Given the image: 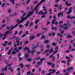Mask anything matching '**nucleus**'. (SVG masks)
<instances>
[{"mask_svg": "<svg viewBox=\"0 0 75 75\" xmlns=\"http://www.w3.org/2000/svg\"><path fill=\"white\" fill-rule=\"evenodd\" d=\"M33 25V23L31 22L30 23L29 26L30 27H31V25Z\"/></svg>", "mask_w": 75, "mask_h": 75, "instance_id": "680f3d73", "label": "nucleus"}, {"mask_svg": "<svg viewBox=\"0 0 75 75\" xmlns=\"http://www.w3.org/2000/svg\"><path fill=\"white\" fill-rule=\"evenodd\" d=\"M52 68H54L55 67V64H54L52 63Z\"/></svg>", "mask_w": 75, "mask_h": 75, "instance_id": "58836bf2", "label": "nucleus"}, {"mask_svg": "<svg viewBox=\"0 0 75 75\" xmlns=\"http://www.w3.org/2000/svg\"><path fill=\"white\" fill-rule=\"evenodd\" d=\"M52 57H53V55H52V54L51 55L49 56V58H52Z\"/></svg>", "mask_w": 75, "mask_h": 75, "instance_id": "69168bd1", "label": "nucleus"}, {"mask_svg": "<svg viewBox=\"0 0 75 75\" xmlns=\"http://www.w3.org/2000/svg\"><path fill=\"white\" fill-rule=\"evenodd\" d=\"M32 60V59H27V61L29 62V61H31Z\"/></svg>", "mask_w": 75, "mask_h": 75, "instance_id": "603ef678", "label": "nucleus"}, {"mask_svg": "<svg viewBox=\"0 0 75 75\" xmlns=\"http://www.w3.org/2000/svg\"><path fill=\"white\" fill-rule=\"evenodd\" d=\"M49 42V41L48 40H46L44 42V43H45V44H47V43H48V42Z\"/></svg>", "mask_w": 75, "mask_h": 75, "instance_id": "c03bdc74", "label": "nucleus"}, {"mask_svg": "<svg viewBox=\"0 0 75 75\" xmlns=\"http://www.w3.org/2000/svg\"><path fill=\"white\" fill-rule=\"evenodd\" d=\"M22 55V54L21 53L19 54H18V57H20V56H21Z\"/></svg>", "mask_w": 75, "mask_h": 75, "instance_id": "0e129e2a", "label": "nucleus"}, {"mask_svg": "<svg viewBox=\"0 0 75 75\" xmlns=\"http://www.w3.org/2000/svg\"><path fill=\"white\" fill-rule=\"evenodd\" d=\"M53 51H54V50H53V48H51L50 51H49V53L51 54V53H52Z\"/></svg>", "mask_w": 75, "mask_h": 75, "instance_id": "f3484780", "label": "nucleus"}, {"mask_svg": "<svg viewBox=\"0 0 75 75\" xmlns=\"http://www.w3.org/2000/svg\"><path fill=\"white\" fill-rule=\"evenodd\" d=\"M31 66V64H27V65H25V67H28Z\"/></svg>", "mask_w": 75, "mask_h": 75, "instance_id": "a18cd8bd", "label": "nucleus"}, {"mask_svg": "<svg viewBox=\"0 0 75 75\" xmlns=\"http://www.w3.org/2000/svg\"><path fill=\"white\" fill-rule=\"evenodd\" d=\"M45 38V36L44 35H42V38H41V40H42V39H44V38Z\"/></svg>", "mask_w": 75, "mask_h": 75, "instance_id": "f704fd0d", "label": "nucleus"}, {"mask_svg": "<svg viewBox=\"0 0 75 75\" xmlns=\"http://www.w3.org/2000/svg\"><path fill=\"white\" fill-rule=\"evenodd\" d=\"M67 18H70L71 19V16L70 15H68L67 17Z\"/></svg>", "mask_w": 75, "mask_h": 75, "instance_id": "864d4df0", "label": "nucleus"}, {"mask_svg": "<svg viewBox=\"0 0 75 75\" xmlns=\"http://www.w3.org/2000/svg\"><path fill=\"white\" fill-rule=\"evenodd\" d=\"M31 53H32L31 56H33L34 55V53H35V50L33 49V50L31 51Z\"/></svg>", "mask_w": 75, "mask_h": 75, "instance_id": "4468645a", "label": "nucleus"}, {"mask_svg": "<svg viewBox=\"0 0 75 75\" xmlns=\"http://www.w3.org/2000/svg\"><path fill=\"white\" fill-rule=\"evenodd\" d=\"M38 1H35L33 2V3L34 4H37L38 3Z\"/></svg>", "mask_w": 75, "mask_h": 75, "instance_id": "2f4dec72", "label": "nucleus"}, {"mask_svg": "<svg viewBox=\"0 0 75 75\" xmlns=\"http://www.w3.org/2000/svg\"><path fill=\"white\" fill-rule=\"evenodd\" d=\"M42 13V11L41 10L39 12L38 14L39 15H41Z\"/></svg>", "mask_w": 75, "mask_h": 75, "instance_id": "c756f323", "label": "nucleus"}, {"mask_svg": "<svg viewBox=\"0 0 75 75\" xmlns=\"http://www.w3.org/2000/svg\"><path fill=\"white\" fill-rule=\"evenodd\" d=\"M72 61L70 59H68L67 60V65H69V64H70V63L69 62H71Z\"/></svg>", "mask_w": 75, "mask_h": 75, "instance_id": "f8f14e48", "label": "nucleus"}, {"mask_svg": "<svg viewBox=\"0 0 75 75\" xmlns=\"http://www.w3.org/2000/svg\"><path fill=\"white\" fill-rule=\"evenodd\" d=\"M75 19V16H73L71 17V19Z\"/></svg>", "mask_w": 75, "mask_h": 75, "instance_id": "4d7b16f0", "label": "nucleus"}, {"mask_svg": "<svg viewBox=\"0 0 75 75\" xmlns=\"http://www.w3.org/2000/svg\"><path fill=\"white\" fill-rule=\"evenodd\" d=\"M58 37H63V35H62L60 33H58L57 34Z\"/></svg>", "mask_w": 75, "mask_h": 75, "instance_id": "4be33fe9", "label": "nucleus"}, {"mask_svg": "<svg viewBox=\"0 0 75 75\" xmlns=\"http://www.w3.org/2000/svg\"><path fill=\"white\" fill-rule=\"evenodd\" d=\"M24 50H29V48L27 47H25L24 49Z\"/></svg>", "mask_w": 75, "mask_h": 75, "instance_id": "e433bc0d", "label": "nucleus"}, {"mask_svg": "<svg viewBox=\"0 0 75 75\" xmlns=\"http://www.w3.org/2000/svg\"><path fill=\"white\" fill-rule=\"evenodd\" d=\"M33 11H32L31 12H29V14H28L27 16H26L24 18V16H25V15L26 14V13H25L21 17V21H20V20L19 19H18L16 21V23L20 24V23H22L23 22H24V21H25V20L27 19V17H30V16L33 14Z\"/></svg>", "mask_w": 75, "mask_h": 75, "instance_id": "f257e3e1", "label": "nucleus"}, {"mask_svg": "<svg viewBox=\"0 0 75 75\" xmlns=\"http://www.w3.org/2000/svg\"><path fill=\"white\" fill-rule=\"evenodd\" d=\"M41 73L42 75H44V74H45V72H44V70H42Z\"/></svg>", "mask_w": 75, "mask_h": 75, "instance_id": "a19ab883", "label": "nucleus"}, {"mask_svg": "<svg viewBox=\"0 0 75 75\" xmlns=\"http://www.w3.org/2000/svg\"><path fill=\"white\" fill-rule=\"evenodd\" d=\"M39 6H40V4H39L38 5H37L34 9V10L35 11L36 14H38V9L40 8L38 7Z\"/></svg>", "mask_w": 75, "mask_h": 75, "instance_id": "f03ea898", "label": "nucleus"}, {"mask_svg": "<svg viewBox=\"0 0 75 75\" xmlns=\"http://www.w3.org/2000/svg\"><path fill=\"white\" fill-rule=\"evenodd\" d=\"M38 70L39 72H41V68H39L38 69Z\"/></svg>", "mask_w": 75, "mask_h": 75, "instance_id": "13d9d810", "label": "nucleus"}, {"mask_svg": "<svg viewBox=\"0 0 75 75\" xmlns=\"http://www.w3.org/2000/svg\"><path fill=\"white\" fill-rule=\"evenodd\" d=\"M64 25H65L66 26L64 27V30H67V28H68V26H67V24H64Z\"/></svg>", "mask_w": 75, "mask_h": 75, "instance_id": "dca6fc26", "label": "nucleus"}, {"mask_svg": "<svg viewBox=\"0 0 75 75\" xmlns=\"http://www.w3.org/2000/svg\"><path fill=\"white\" fill-rule=\"evenodd\" d=\"M51 45L53 46H56V45H57V43L55 42H53L51 44Z\"/></svg>", "mask_w": 75, "mask_h": 75, "instance_id": "5701e85b", "label": "nucleus"}, {"mask_svg": "<svg viewBox=\"0 0 75 75\" xmlns=\"http://www.w3.org/2000/svg\"><path fill=\"white\" fill-rule=\"evenodd\" d=\"M16 52L15 51H14L13 52H12L11 54L12 55H14V54H16Z\"/></svg>", "mask_w": 75, "mask_h": 75, "instance_id": "052dcab7", "label": "nucleus"}, {"mask_svg": "<svg viewBox=\"0 0 75 75\" xmlns=\"http://www.w3.org/2000/svg\"><path fill=\"white\" fill-rule=\"evenodd\" d=\"M62 39L61 38H60V40L59 41V44H61V41H62Z\"/></svg>", "mask_w": 75, "mask_h": 75, "instance_id": "ea45409f", "label": "nucleus"}, {"mask_svg": "<svg viewBox=\"0 0 75 75\" xmlns=\"http://www.w3.org/2000/svg\"><path fill=\"white\" fill-rule=\"evenodd\" d=\"M74 69V67H69L67 69V71L68 72H69L71 70H73Z\"/></svg>", "mask_w": 75, "mask_h": 75, "instance_id": "423d86ee", "label": "nucleus"}, {"mask_svg": "<svg viewBox=\"0 0 75 75\" xmlns=\"http://www.w3.org/2000/svg\"><path fill=\"white\" fill-rule=\"evenodd\" d=\"M55 57L54 56L52 58V61L53 62L54 61V60H55Z\"/></svg>", "mask_w": 75, "mask_h": 75, "instance_id": "8fccbe9b", "label": "nucleus"}, {"mask_svg": "<svg viewBox=\"0 0 75 75\" xmlns=\"http://www.w3.org/2000/svg\"><path fill=\"white\" fill-rule=\"evenodd\" d=\"M7 70V67L6 66L4 67V68H3L1 69L2 71H6Z\"/></svg>", "mask_w": 75, "mask_h": 75, "instance_id": "1a4fd4ad", "label": "nucleus"}, {"mask_svg": "<svg viewBox=\"0 0 75 75\" xmlns=\"http://www.w3.org/2000/svg\"><path fill=\"white\" fill-rule=\"evenodd\" d=\"M49 51V50L47 49L46 50H45V52H44V54H46V53H47Z\"/></svg>", "mask_w": 75, "mask_h": 75, "instance_id": "a878e982", "label": "nucleus"}, {"mask_svg": "<svg viewBox=\"0 0 75 75\" xmlns=\"http://www.w3.org/2000/svg\"><path fill=\"white\" fill-rule=\"evenodd\" d=\"M14 47H15V49L13 50V51H16V49H17V47H17V45H16V43H14Z\"/></svg>", "mask_w": 75, "mask_h": 75, "instance_id": "2eb2a0df", "label": "nucleus"}, {"mask_svg": "<svg viewBox=\"0 0 75 75\" xmlns=\"http://www.w3.org/2000/svg\"><path fill=\"white\" fill-rule=\"evenodd\" d=\"M26 23L25 24V25L26 26V27H27L28 26V24H29V23H30V21H28L26 22Z\"/></svg>", "mask_w": 75, "mask_h": 75, "instance_id": "a211bd4d", "label": "nucleus"}, {"mask_svg": "<svg viewBox=\"0 0 75 75\" xmlns=\"http://www.w3.org/2000/svg\"><path fill=\"white\" fill-rule=\"evenodd\" d=\"M47 14V11H45V12L43 13H42V15L43 16V15H45Z\"/></svg>", "mask_w": 75, "mask_h": 75, "instance_id": "b1692460", "label": "nucleus"}, {"mask_svg": "<svg viewBox=\"0 0 75 75\" xmlns=\"http://www.w3.org/2000/svg\"><path fill=\"white\" fill-rule=\"evenodd\" d=\"M34 38H35V36H31L30 37V41H32Z\"/></svg>", "mask_w": 75, "mask_h": 75, "instance_id": "9d476101", "label": "nucleus"}, {"mask_svg": "<svg viewBox=\"0 0 75 75\" xmlns=\"http://www.w3.org/2000/svg\"><path fill=\"white\" fill-rule=\"evenodd\" d=\"M53 18L54 20H53L52 22V24L54 25V24H55V22L56 21V20H55L57 19V18H56V17L54 16H53Z\"/></svg>", "mask_w": 75, "mask_h": 75, "instance_id": "20e7f679", "label": "nucleus"}, {"mask_svg": "<svg viewBox=\"0 0 75 75\" xmlns=\"http://www.w3.org/2000/svg\"><path fill=\"white\" fill-rule=\"evenodd\" d=\"M19 27L20 28H23V25L20 24L19 25Z\"/></svg>", "mask_w": 75, "mask_h": 75, "instance_id": "c9c22d12", "label": "nucleus"}, {"mask_svg": "<svg viewBox=\"0 0 75 75\" xmlns=\"http://www.w3.org/2000/svg\"><path fill=\"white\" fill-rule=\"evenodd\" d=\"M22 33H23V31L21 30L18 33V35H21V34H22Z\"/></svg>", "mask_w": 75, "mask_h": 75, "instance_id": "7c9ffc66", "label": "nucleus"}, {"mask_svg": "<svg viewBox=\"0 0 75 75\" xmlns=\"http://www.w3.org/2000/svg\"><path fill=\"white\" fill-rule=\"evenodd\" d=\"M45 60V58H42L40 59V61H44Z\"/></svg>", "mask_w": 75, "mask_h": 75, "instance_id": "bf43d9fd", "label": "nucleus"}, {"mask_svg": "<svg viewBox=\"0 0 75 75\" xmlns=\"http://www.w3.org/2000/svg\"><path fill=\"white\" fill-rule=\"evenodd\" d=\"M31 74V71H29L28 72L26 73V75H28Z\"/></svg>", "mask_w": 75, "mask_h": 75, "instance_id": "37998d69", "label": "nucleus"}, {"mask_svg": "<svg viewBox=\"0 0 75 75\" xmlns=\"http://www.w3.org/2000/svg\"><path fill=\"white\" fill-rule=\"evenodd\" d=\"M72 8H73L72 7L69 8V11H71V10H72Z\"/></svg>", "mask_w": 75, "mask_h": 75, "instance_id": "3c124183", "label": "nucleus"}, {"mask_svg": "<svg viewBox=\"0 0 75 75\" xmlns=\"http://www.w3.org/2000/svg\"><path fill=\"white\" fill-rule=\"evenodd\" d=\"M71 12H72L71 11H69L67 13V14H70V13H71Z\"/></svg>", "mask_w": 75, "mask_h": 75, "instance_id": "338daca9", "label": "nucleus"}, {"mask_svg": "<svg viewBox=\"0 0 75 75\" xmlns=\"http://www.w3.org/2000/svg\"><path fill=\"white\" fill-rule=\"evenodd\" d=\"M17 14H18L17 13H15L11 15V16H17Z\"/></svg>", "mask_w": 75, "mask_h": 75, "instance_id": "aec40b11", "label": "nucleus"}, {"mask_svg": "<svg viewBox=\"0 0 75 75\" xmlns=\"http://www.w3.org/2000/svg\"><path fill=\"white\" fill-rule=\"evenodd\" d=\"M10 33V31H7V32H6L5 33V34L4 35V37L2 40H4V39L6 38V35H7V34H8L9 33Z\"/></svg>", "mask_w": 75, "mask_h": 75, "instance_id": "39448f33", "label": "nucleus"}, {"mask_svg": "<svg viewBox=\"0 0 75 75\" xmlns=\"http://www.w3.org/2000/svg\"><path fill=\"white\" fill-rule=\"evenodd\" d=\"M12 49H13V47L11 48V49L8 50V52H7V54L8 55H10V54H11V52L12 51Z\"/></svg>", "mask_w": 75, "mask_h": 75, "instance_id": "6e6552de", "label": "nucleus"}, {"mask_svg": "<svg viewBox=\"0 0 75 75\" xmlns=\"http://www.w3.org/2000/svg\"><path fill=\"white\" fill-rule=\"evenodd\" d=\"M45 1V0H42V1H41L39 2V4H40L41 3H42L43 2H44Z\"/></svg>", "mask_w": 75, "mask_h": 75, "instance_id": "bb28decb", "label": "nucleus"}, {"mask_svg": "<svg viewBox=\"0 0 75 75\" xmlns=\"http://www.w3.org/2000/svg\"><path fill=\"white\" fill-rule=\"evenodd\" d=\"M61 62L62 63H64V64H65V63H66V62H67V61H62Z\"/></svg>", "mask_w": 75, "mask_h": 75, "instance_id": "79ce46f5", "label": "nucleus"}, {"mask_svg": "<svg viewBox=\"0 0 75 75\" xmlns=\"http://www.w3.org/2000/svg\"><path fill=\"white\" fill-rule=\"evenodd\" d=\"M72 37V36H71L70 35V34H68V35L67 36V38H71Z\"/></svg>", "mask_w": 75, "mask_h": 75, "instance_id": "ddd939ff", "label": "nucleus"}, {"mask_svg": "<svg viewBox=\"0 0 75 75\" xmlns=\"http://www.w3.org/2000/svg\"><path fill=\"white\" fill-rule=\"evenodd\" d=\"M42 61H41V62H38V64H42Z\"/></svg>", "mask_w": 75, "mask_h": 75, "instance_id": "49530a36", "label": "nucleus"}, {"mask_svg": "<svg viewBox=\"0 0 75 75\" xmlns=\"http://www.w3.org/2000/svg\"><path fill=\"white\" fill-rule=\"evenodd\" d=\"M2 45L4 47H6V45L4 43H3Z\"/></svg>", "mask_w": 75, "mask_h": 75, "instance_id": "774afa93", "label": "nucleus"}, {"mask_svg": "<svg viewBox=\"0 0 75 75\" xmlns=\"http://www.w3.org/2000/svg\"><path fill=\"white\" fill-rule=\"evenodd\" d=\"M19 66L22 68H23V64H20L19 65Z\"/></svg>", "mask_w": 75, "mask_h": 75, "instance_id": "72a5a7b5", "label": "nucleus"}, {"mask_svg": "<svg viewBox=\"0 0 75 75\" xmlns=\"http://www.w3.org/2000/svg\"><path fill=\"white\" fill-rule=\"evenodd\" d=\"M42 30H44V31H47L48 30V29L46 28H43Z\"/></svg>", "mask_w": 75, "mask_h": 75, "instance_id": "4c0bfd02", "label": "nucleus"}, {"mask_svg": "<svg viewBox=\"0 0 75 75\" xmlns=\"http://www.w3.org/2000/svg\"><path fill=\"white\" fill-rule=\"evenodd\" d=\"M61 14H62V13L61 12H60L59 13H58L57 15L58 17H60V16H61Z\"/></svg>", "mask_w": 75, "mask_h": 75, "instance_id": "412c9836", "label": "nucleus"}, {"mask_svg": "<svg viewBox=\"0 0 75 75\" xmlns=\"http://www.w3.org/2000/svg\"><path fill=\"white\" fill-rule=\"evenodd\" d=\"M56 72V70L55 69H53V70L52 71L51 73L52 74V73H55V72Z\"/></svg>", "mask_w": 75, "mask_h": 75, "instance_id": "393cba45", "label": "nucleus"}, {"mask_svg": "<svg viewBox=\"0 0 75 75\" xmlns=\"http://www.w3.org/2000/svg\"><path fill=\"white\" fill-rule=\"evenodd\" d=\"M65 58L66 59H71L68 56H66L65 57Z\"/></svg>", "mask_w": 75, "mask_h": 75, "instance_id": "09e8293b", "label": "nucleus"}, {"mask_svg": "<svg viewBox=\"0 0 75 75\" xmlns=\"http://www.w3.org/2000/svg\"><path fill=\"white\" fill-rule=\"evenodd\" d=\"M39 19H37L35 21V24H37V23H38V22H39Z\"/></svg>", "mask_w": 75, "mask_h": 75, "instance_id": "c85d7f7f", "label": "nucleus"}, {"mask_svg": "<svg viewBox=\"0 0 75 75\" xmlns=\"http://www.w3.org/2000/svg\"><path fill=\"white\" fill-rule=\"evenodd\" d=\"M5 26H6V25H5V24H3V25H2L1 27L0 28V30H1V29H2L4 27H5Z\"/></svg>", "mask_w": 75, "mask_h": 75, "instance_id": "473e14b6", "label": "nucleus"}, {"mask_svg": "<svg viewBox=\"0 0 75 75\" xmlns=\"http://www.w3.org/2000/svg\"><path fill=\"white\" fill-rule=\"evenodd\" d=\"M28 43V41H26L24 42V44H27Z\"/></svg>", "mask_w": 75, "mask_h": 75, "instance_id": "5fc2aeb1", "label": "nucleus"}, {"mask_svg": "<svg viewBox=\"0 0 75 75\" xmlns=\"http://www.w3.org/2000/svg\"><path fill=\"white\" fill-rule=\"evenodd\" d=\"M4 6H5V3H4L2 4V7H4Z\"/></svg>", "mask_w": 75, "mask_h": 75, "instance_id": "e2e57ef3", "label": "nucleus"}, {"mask_svg": "<svg viewBox=\"0 0 75 75\" xmlns=\"http://www.w3.org/2000/svg\"><path fill=\"white\" fill-rule=\"evenodd\" d=\"M57 59H59V53L57 54Z\"/></svg>", "mask_w": 75, "mask_h": 75, "instance_id": "6e6d98bb", "label": "nucleus"}, {"mask_svg": "<svg viewBox=\"0 0 75 75\" xmlns=\"http://www.w3.org/2000/svg\"><path fill=\"white\" fill-rule=\"evenodd\" d=\"M18 25V24H16L15 26H14V27L13 26H12L10 27V29H11V30H13L14 28H16V27H17V26Z\"/></svg>", "mask_w": 75, "mask_h": 75, "instance_id": "0eeeda50", "label": "nucleus"}, {"mask_svg": "<svg viewBox=\"0 0 75 75\" xmlns=\"http://www.w3.org/2000/svg\"><path fill=\"white\" fill-rule=\"evenodd\" d=\"M20 39H18L16 42V43H17V45H18V46L19 45H20Z\"/></svg>", "mask_w": 75, "mask_h": 75, "instance_id": "9b49d317", "label": "nucleus"}, {"mask_svg": "<svg viewBox=\"0 0 75 75\" xmlns=\"http://www.w3.org/2000/svg\"><path fill=\"white\" fill-rule=\"evenodd\" d=\"M12 43V41H10L9 42H8V45H11V44Z\"/></svg>", "mask_w": 75, "mask_h": 75, "instance_id": "de8ad7c7", "label": "nucleus"}, {"mask_svg": "<svg viewBox=\"0 0 75 75\" xmlns=\"http://www.w3.org/2000/svg\"><path fill=\"white\" fill-rule=\"evenodd\" d=\"M68 1H67L66 2V5L67 6H71V4H69L68 5Z\"/></svg>", "mask_w": 75, "mask_h": 75, "instance_id": "6ab92c4d", "label": "nucleus"}, {"mask_svg": "<svg viewBox=\"0 0 75 75\" xmlns=\"http://www.w3.org/2000/svg\"><path fill=\"white\" fill-rule=\"evenodd\" d=\"M47 64L48 65H51L52 64V63H51V62H48Z\"/></svg>", "mask_w": 75, "mask_h": 75, "instance_id": "cd10ccee", "label": "nucleus"}, {"mask_svg": "<svg viewBox=\"0 0 75 75\" xmlns=\"http://www.w3.org/2000/svg\"><path fill=\"white\" fill-rule=\"evenodd\" d=\"M57 49H58V46H56L55 47V51L54 52H53V54L54 55L55 54H57L58 52V50H57Z\"/></svg>", "mask_w": 75, "mask_h": 75, "instance_id": "7ed1b4c3", "label": "nucleus"}]
</instances>
